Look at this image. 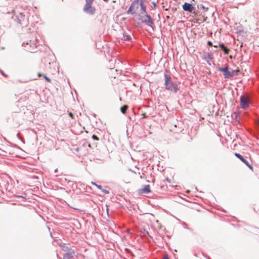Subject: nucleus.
<instances>
[{"instance_id":"nucleus-7","label":"nucleus","mask_w":259,"mask_h":259,"mask_svg":"<svg viewBox=\"0 0 259 259\" xmlns=\"http://www.w3.org/2000/svg\"><path fill=\"white\" fill-rule=\"evenodd\" d=\"M234 155L241 160L244 164H245L250 169H252V166L249 163V162L246 160L243 157L237 153H235Z\"/></svg>"},{"instance_id":"nucleus-23","label":"nucleus","mask_w":259,"mask_h":259,"mask_svg":"<svg viewBox=\"0 0 259 259\" xmlns=\"http://www.w3.org/2000/svg\"><path fill=\"white\" fill-rule=\"evenodd\" d=\"M95 185L96 186V187L97 188H98L99 189H101V186L100 185H97V184H95Z\"/></svg>"},{"instance_id":"nucleus-21","label":"nucleus","mask_w":259,"mask_h":259,"mask_svg":"<svg viewBox=\"0 0 259 259\" xmlns=\"http://www.w3.org/2000/svg\"><path fill=\"white\" fill-rule=\"evenodd\" d=\"M207 44H208L209 46H212V42H211L210 41H208L207 42Z\"/></svg>"},{"instance_id":"nucleus-15","label":"nucleus","mask_w":259,"mask_h":259,"mask_svg":"<svg viewBox=\"0 0 259 259\" xmlns=\"http://www.w3.org/2000/svg\"><path fill=\"white\" fill-rule=\"evenodd\" d=\"M122 39H123V40L129 41L131 39V37L129 35L123 34Z\"/></svg>"},{"instance_id":"nucleus-12","label":"nucleus","mask_w":259,"mask_h":259,"mask_svg":"<svg viewBox=\"0 0 259 259\" xmlns=\"http://www.w3.org/2000/svg\"><path fill=\"white\" fill-rule=\"evenodd\" d=\"M219 47L222 49V50L224 51V54L227 55L229 54L230 50L228 48H227L223 44H220L219 45Z\"/></svg>"},{"instance_id":"nucleus-28","label":"nucleus","mask_w":259,"mask_h":259,"mask_svg":"<svg viewBox=\"0 0 259 259\" xmlns=\"http://www.w3.org/2000/svg\"><path fill=\"white\" fill-rule=\"evenodd\" d=\"M104 192H105V193H108V191H107V190H104Z\"/></svg>"},{"instance_id":"nucleus-26","label":"nucleus","mask_w":259,"mask_h":259,"mask_svg":"<svg viewBox=\"0 0 259 259\" xmlns=\"http://www.w3.org/2000/svg\"><path fill=\"white\" fill-rule=\"evenodd\" d=\"M55 173H57L58 172V169H56L54 171Z\"/></svg>"},{"instance_id":"nucleus-20","label":"nucleus","mask_w":259,"mask_h":259,"mask_svg":"<svg viewBox=\"0 0 259 259\" xmlns=\"http://www.w3.org/2000/svg\"><path fill=\"white\" fill-rule=\"evenodd\" d=\"M79 148H74L72 149V150H73H73H75V151H76V152H78V151H79Z\"/></svg>"},{"instance_id":"nucleus-5","label":"nucleus","mask_w":259,"mask_h":259,"mask_svg":"<svg viewBox=\"0 0 259 259\" xmlns=\"http://www.w3.org/2000/svg\"><path fill=\"white\" fill-rule=\"evenodd\" d=\"M141 20L142 22L145 23L149 26H151L152 25L154 24V21L153 19L147 14H146L144 16H141Z\"/></svg>"},{"instance_id":"nucleus-9","label":"nucleus","mask_w":259,"mask_h":259,"mask_svg":"<svg viewBox=\"0 0 259 259\" xmlns=\"http://www.w3.org/2000/svg\"><path fill=\"white\" fill-rule=\"evenodd\" d=\"M249 100L247 98L245 97H242L241 98V106L242 108L245 109L248 106Z\"/></svg>"},{"instance_id":"nucleus-3","label":"nucleus","mask_w":259,"mask_h":259,"mask_svg":"<svg viewBox=\"0 0 259 259\" xmlns=\"http://www.w3.org/2000/svg\"><path fill=\"white\" fill-rule=\"evenodd\" d=\"M165 89L171 92H176L178 90L177 85L171 82V77L167 75H165Z\"/></svg>"},{"instance_id":"nucleus-24","label":"nucleus","mask_w":259,"mask_h":259,"mask_svg":"<svg viewBox=\"0 0 259 259\" xmlns=\"http://www.w3.org/2000/svg\"><path fill=\"white\" fill-rule=\"evenodd\" d=\"M142 116L144 117H146V113H142Z\"/></svg>"},{"instance_id":"nucleus-8","label":"nucleus","mask_w":259,"mask_h":259,"mask_svg":"<svg viewBox=\"0 0 259 259\" xmlns=\"http://www.w3.org/2000/svg\"><path fill=\"white\" fill-rule=\"evenodd\" d=\"M183 9L185 11L192 12L194 10V7H193L192 5L189 3H185L183 5Z\"/></svg>"},{"instance_id":"nucleus-27","label":"nucleus","mask_w":259,"mask_h":259,"mask_svg":"<svg viewBox=\"0 0 259 259\" xmlns=\"http://www.w3.org/2000/svg\"><path fill=\"white\" fill-rule=\"evenodd\" d=\"M1 150L3 152H4L6 154L7 153V152L4 150H2V149H1Z\"/></svg>"},{"instance_id":"nucleus-2","label":"nucleus","mask_w":259,"mask_h":259,"mask_svg":"<svg viewBox=\"0 0 259 259\" xmlns=\"http://www.w3.org/2000/svg\"><path fill=\"white\" fill-rule=\"evenodd\" d=\"M139 6H141L142 10L144 12H146V8L144 5L143 2L142 0H134L132 3L131 6L129 8L128 10V13L132 14L135 13L136 11L139 8Z\"/></svg>"},{"instance_id":"nucleus-4","label":"nucleus","mask_w":259,"mask_h":259,"mask_svg":"<svg viewBox=\"0 0 259 259\" xmlns=\"http://www.w3.org/2000/svg\"><path fill=\"white\" fill-rule=\"evenodd\" d=\"M94 0H85V5L83 8L84 12L93 15L95 13L96 9L92 6Z\"/></svg>"},{"instance_id":"nucleus-17","label":"nucleus","mask_w":259,"mask_h":259,"mask_svg":"<svg viewBox=\"0 0 259 259\" xmlns=\"http://www.w3.org/2000/svg\"><path fill=\"white\" fill-rule=\"evenodd\" d=\"M240 71L239 69L238 68L235 70L233 71L232 73H233L235 74V75L237 74L238 72Z\"/></svg>"},{"instance_id":"nucleus-25","label":"nucleus","mask_w":259,"mask_h":259,"mask_svg":"<svg viewBox=\"0 0 259 259\" xmlns=\"http://www.w3.org/2000/svg\"><path fill=\"white\" fill-rule=\"evenodd\" d=\"M163 259H168V257L167 256H164V257L163 258Z\"/></svg>"},{"instance_id":"nucleus-18","label":"nucleus","mask_w":259,"mask_h":259,"mask_svg":"<svg viewBox=\"0 0 259 259\" xmlns=\"http://www.w3.org/2000/svg\"><path fill=\"white\" fill-rule=\"evenodd\" d=\"M92 138L94 140H96L97 141H98L99 140V138L97 137V136H96V135H93L92 136Z\"/></svg>"},{"instance_id":"nucleus-6","label":"nucleus","mask_w":259,"mask_h":259,"mask_svg":"<svg viewBox=\"0 0 259 259\" xmlns=\"http://www.w3.org/2000/svg\"><path fill=\"white\" fill-rule=\"evenodd\" d=\"M219 70L223 73L224 77L225 78H228L235 75L234 73H232L229 71L228 67L225 68H219Z\"/></svg>"},{"instance_id":"nucleus-33","label":"nucleus","mask_w":259,"mask_h":259,"mask_svg":"<svg viewBox=\"0 0 259 259\" xmlns=\"http://www.w3.org/2000/svg\"><path fill=\"white\" fill-rule=\"evenodd\" d=\"M18 197H22V196H19Z\"/></svg>"},{"instance_id":"nucleus-22","label":"nucleus","mask_w":259,"mask_h":259,"mask_svg":"<svg viewBox=\"0 0 259 259\" xmlns=\"http://www.w3.org/2000/svg\"><path fill=\"white\" fill-rule=\"evenodd\" d=\"M69 116H70V117H71L72 118H73V114L71 112H69Z\"/></svg>"},{"instance_id":"nucleus-10","label":"nucleus","mask_w":259,"mask_h":259,"mask_svg":"<svg viewBox=\"0 0 259 259\" xmlns=\"http://www.w3.org/2000/svg\"><path fill=\"white\" fill-rule=\"evenodd\" d=\"M139 193L141 194H147L150 192V188L149 185H145L143 188L139 190Z\"/></svg>"},{"instance_id":"nucleus-30","label":"nucleus","mask_w":259,"mask_h":259,"mask_svg":"<svg viewBox=\"0 0 259 259\" xmlns=\"http://www.w3.org/2000/svg\"><path fill=\"white\" fill-rule=\"evenodd\" d=\"M153 5L154 6V7H156V4H155V3H153Z\"/></svg>"},{"instance_id":"nucleus-19","label":"nucleus","mask_w":259,"mask_h":259,"mask_svg":"<svg viewBox=\"0 0 259 259\" xmlns=\"http://www.w3.org/2000/svg\"><path fill=\"white\" fill-rule=\"evenodd\" d=\"M0 71H1V74H2L3 75H4V76H7V75H6V74L4 73V72L3 71L1 70Z\"/></svg>"},{"instance_id":"nucleus-32","label":"nucleus","mask_w":259,"mask_h":259,"mask_svg":"<svg viewBox=\"0 0 259 259\" xmlns=\"http://www.w3.org/2000/svg\"><path fill=\"white\" fill-rule=\"evenodd\" d=\"M33 50H34L33 49H32V50H30V52H31L32 51H33Z\"/></svg>"},{"instance_id":"nucleus-11","label":"nucleus","mask_w":259,"mask_h":259,"mask_svg":"<svg viewBox=\"0 0 259 259\" xmlns=\"http://www.w3.org/2000/svg\"><path fill=\"white\" fill-rule=\"evenodd\" d=\"M25 15L22 13L20 14V16L18 18V20L19 23L21 25H25V23H24V21Z\"/></svg>"},{"instance_id":"nucleus-13","label":"nucleus","mask_w":259,"mask_h":259,"mask_svg":"<svg viewBox=\"0 0 259 259\" xmlns=\"http://www.w3.org/2000/svg\"><path fill=\"white\" fill-rule=\"evenodd\" d=\"M41 76H43L44 78L45 79V80L46 81H47L48 82H51V79L50 78H49L48 77H47L46 75H45L44 74H41L40 73H39L38 74V77H40Z\"/></svg>"},{"instance_id":"nucleus-1","label":"nucleus","mask_w":259,"mask_h":259,"mask_svg":"<svg viewBox=\"0 0 259 259\" xmlns=\"http://www.w3.org/2000/svg\"><path fill=\"white\" fill-rule=\"evenodd\" d=\"M62 249L64 252L63 259H75L76 257L74 249L71 248L70 244H64L62 246Z\"/></svg>"},{"instance_id":"nucleus-14","label":"nucleus","mask_w":259,"mask_h":259,"mask_svg":"<svg viewBox=\"0 0 259 259\" xmlns=\"http://www.w3.org/2000/svg\"><path fill=\"white\" fill-rule=\"evenodd\" d=\"M127 108H128V106L127 105H124L120 109L121 112L123 114H125L126 113V110H127Z\"/></svg>"},{"instance_id":"nucleus-31","label":"nucleus","mask_w":259,"mask_h":259,"mask_svg":"<svg viewBox=\"0 0 259 259\" xmlns=\"http://www.w3.org/2000/svg\"><path fill=\"white\" fill-rule=\"evenodd\" d=\"M214 47L217 48V46H214Z\"/></svg>"},{"instance_id":"nucleus-29","label":"nucleus","mask_w":259,"mask_h":259,"mask_svg":"<svg viewBox=\"0 0 259 259\" xmlns=\"http://www.w3.org/2000/svg\"><path fill=\"white\" fill-rule=\"evenodd\" d=\"M126 232H127V233H129V232H130V230H129V229H127V230H126Z\"/></svg>"},{"instance_id":"nucleus-16","label":"nucleus","mask_w":259,"mask_h":259,"mask_svg":"<svg viewBox=\"0 0 259 259\" xmlns=\"http://www.w3.org/2000/svg\"><path fill=\"white\" fill-rule=\"evenodd\" d=\"M197 8H198V9H202L203 10H205L206 11H207L208 10V8H206L202 4L198 5Z\"/></svg>"}]
</instances>
